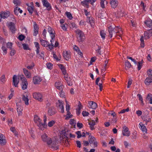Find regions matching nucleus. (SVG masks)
Here are the masks:
<instances>
[{"mask_svg":"<svg viewBox=\"0 0 152 152\" xmlns=\"http://www.w3.org/2000/svg\"><path fill=\"white\" fill-rule=\"evenodd\" d=\"M125 66L126 68H129L131 67V65L130 63L128 61H126L125 63Z\"/></svg>","mask_w":152,"mask_h":152,"instance_id":"47","label":"nucleus"},{"mask_svg":"<svg viewBox=\"0 0 152 152\" xmlns=\"http://www.w3.org/2000/svg\"><path fill=\"white\" fill-rule=\"evenodd\" d=\"M89 107L93 109H95L97 107L96 103L93 102H88Z\"/></svg>","mask_w":152,"mask_h":152,"instance_id":"26","label":"nucleus"},{"mask_svg":"<svg viewBox=\"0 0 152 152\" xmlns=\"http://www.w3.org/2000/svg\"><path fill=\"white\" fill-rule=\"evenodd\" d=\"M71 27L72 29L77 28V26L74 23H72L70 24Z\"/></svg>","mask_w":152,"mask_h":152,"instance_id":"57","label":"nucleus"},{"mask_svg":"<svg viewBox=\"0 0 152 152\" xmlns=\"http://www.w3.org/2000/svg\"><path fill=\"white\" fill-rule=\"evenodd\" d=\"M88 124L90 126V128L91 130L94 129V126L95 125V122L94 120H93L89 122Z\"/></svg>","mask_w":152,"mask_h":152,"instance_id":"33","label":"nucleus"},{"mask_svg":"<svg viewBox=\"0 0 152 152\" xmlns=\"http://www.w3.org/2000/svg\"><path fill=\"white\" fill-rule=\"evenodd\" d=\"M110 4L111 7L113 8H115L118 6V2L117 0H110Z\"/></svg>","mask_w":152,"mask_h":152,"instance_id":"20","label":"nucleus"},{"mask_svg":"<svg viewBox=\"0 0 152 152\" xmlns=\"http://www.w3.org/2000/svg\"><path fill=\"white\" fill-rule=\"evenodd\" d=\"M66 134L65 133V132L64 131H62L60 135V138H62L63 139L65 138H67Z\"/></svg>","mask_w":152,"mask_h":152,"instance_id":"36","label":"nucleus"},{"mask_svg":"<svg viewBox=\"0 0 152 152\" xmlns=\"http://www.w3.org/2000/svg\"><path fill=\"white\" fill-rule=\"evenodd\" d=\"M10 130L16 136L18 134L17 132L16 131L15 128L14 127H11L10 128Z\"/></svg>","mask_w":152,"mask_h":152,"instance_id":"46","label":"nucleus"},{"mask_svg":"<svg viewBox=\"0 0 152 152\" xmlns=\"http://www.w3.org/2000/svg\"><path fill=\"white\" fill-rule=\"evenodd\" d=\"M10 50H11L10 53V54L12 56H13L16 53V51L14 49L12 48Z\"/></svg>","mask_w":152,"mask_h":152,"instance_id":"58","label":"nucleus"},{"mask_svg":"<svg viewBox=\"0 0 152 152\" xmlns=\"http://www.w3.org/2000/svg\"><path fill=\"white\" fill-rule=\"evenodd\" d=\"M106 2V4H107L108 3V2L106 1L105 0H100V5L101 7L104 9L105 8V4H104V2Z\"/></svg>","mask_w":152,"mask_h":152,"instance_id":"34","label":"nucleus"},{"mask_svg":"<svg viewBox=\"0 0 152 152\" xmlns=\"http://www.w3.org/2000/svg\"><path fill=\"white\" fill-rule=\"evenodd\" d=\"M9 15L8 12H1L0 14V16L1 18L5 19L7 18Z\"/></svg>","mask_w":152,"mask_h":152,"instance_id":"27","label":"nucleus"},{"mask_svg":"<svg viewBox=\"0 0 152 152\" xmlns=\"http://www.w3.org/2000/svg\"><path fill=\"white\" fill-rule=\"evenodd\" d=\"M34 31L33 35L36 36L38 33L39 28L36 23L34 22L33 23Z\"/></svg>","mask_w":152,"mask_h":152,"instance_id":"18","label":"nucleus"},{"mask_svg":"<svg viewBox=\"0 0 152 152\" xmlns=\"http://www.w3.org/2000/svg\"><path fill=\"white\" fill-rule=\"evenodd\" d=\"M34 43L36 48L35 51L36 52L37 56L39 58H44V52L42 51L39 53L40 45L39 43L37 42H35Z\"/></svg>","mask_w":152,"mask_h":152,"instance_id":"5","label":"nucleus"},{"mask_svg":"<svg viewBox=\"0 0 152 152\" xmlns=\"http://www.w3.org/2000/svg\"><path fill=\"white\" fill-rule=\"evenodd\" d=\"M18 115H21L22 114V111L23 110V107L18 104V103H16Z\"/></svg>","mask_w":152,"mask_h":152,"instance_id":"23","label":"nucleus"},{"mask_svg":"<svg viewBox=\"0 0 152 152\" xmlns=\"http://www.w3.org/2000/svg\"><path fill=\"white\" fill-rule=\"evenodd\" d=\"M63 56L66 60H68L71 57L70 52L66 51H64L63 53Z\"/></svg>","mask_w":152,"mask_h":152,"instance_id":"19","label":"nucleus"},{"mask_svg":"<svg viewBox=\"0 0 152 152\" xmlns=\"http://www.w3.org/2000/svg\"><path fill=\"white\" fill-rule=\"evenodd\" d=\"M42 141L46 142L49 147H50L54 150H57L58 149L59 147L57 145V142L56 140H52L50 137H48L47 134H44L41 136Z\"/></svg>","mask_w":152,"mask_h":152,"instance_id":"1","label":"nucleus"},{"mask_svg":"<svg viewBox=\"0 0 152 152\" xmlns=\"http://www.w3.org/2000/svg\"><path fill=\"white\" fill-rule=\"evenodd\" d=\"M56 113L55 109L53 107H50L48 111V114L50 115H54Z\"/></svg>","mask_w":152,"mask_h":152,"instance_id":"28","label":"nucleus"},{"mask_svg":"<svg viewBox=\"0 0 152 152\" xmlns=\"http://www.w3.org/2000/svg\"><path fill=\"white\" fill-rule=\"evenodd\" d=\"M0 80L1 82L2 83H4L5 82V78L4 75H3L1 76L0 78Z\"/></svg>","mask_w":152,"mask_h":152,"instance_id":"59","label":"nucleus"},{"mask_svg":"<svg viewBox=\"0 0 152 152\" xmlns=\"http://www.w3.org/2000/svg\"><path fill=\"white\" fill-rule=\"evenodd\" d=\"M23 48L25 50H29L30 48L28 44L23 43L22 44Z\"/></svg>","mask_w":152,"mask_h":152,"instance_id":"50","label":"nucleus"},{"mask_svg":"<svg viewBox=\"0 0 152 152\" xmlns=\"http://www.w3.org/2000/svg\"><path fill=\"white\" fill-rule=\"evenodd\" d=\"M142 120L147 123L151 121V118L149 117H147L146 116H144L142 118Z\"/></svg>","mask_w":152,"mask_h":152,"instance_id":"35","label":"nucleus"},{"mask_svg":"<svg viewBox=\"0 0 152 152\" xmlns=\"http://www.w3.org/2000/svg\"><path fill=\"white\" fill-rule=\"evenodd\" d=\"M144 23L148 27L150 28L152 27V20L150 19H147L145 20Z\"/></svg>","mask_w":152,"mask_h":152,"instance_id":"25","label":"nucleus"},{"mask_svg":"<svg viewBox=\"0 0 152 152\" xmlns=\"http://www.w3.org/2000/svg\"><path fill=\"white\" fill-rule=\"evenodd\" d=\"M56 106L60 110V111L63 113L64 111V108L63 101L61 100H58L56 102Z\"/></svg>","mask_w":152,"mask_h":152,"instance_id":"8","label":"nucleus"},{"mask_svg":"<svg viewBox=\"0 0 152 152\" xmlns=\"http://www.w3.org/2000/svg\"><path fill=\"white\" fill-rule=\"evenodd\" d=\"M59 67L61 69L63 74L64 76L68 75L67 73L66 70L65 66L62 64H59L58 65Z\"/></svg>","mask_w":152,"mask_h":152,"instance_id":"16","label":"nucleus"},{"mask_svg":"<svg viewBox=\"0 0 152 152\" xmlns=\"http://www.w3.org/2000/svg\"><path fill=\"white\" fill-rule=\"evenodd\" d=\"M27 9L30 14L32 15L34 10L33 6H28Z\"/></svg>","mask_w":152,"mask_h":152,"instance_id":"37","label":"nucleus"},{"mask_svg":"<svg viewBox=\"0 0 152 152\" xmlns=\"http://www.w3.org/2000/svg\"><path fill=\"white\" fill-rule=\"evenodd\" d=\"M62 84L61 81H58L56 82L55 83V86L57 88V87H58L60 85H61Z\"/></svg>","mask_w":152,"mask_h":152,"instance_id":"63","label":"nucleus"},{"mask_svg":"<svg viewBox=\"0 0 152 152\" xmlns=\"http://www.w3.org/2000/svg\"><path fill=\"white\" fill-rule=\"evenodd\" d=\"M39 40L41 45L44 47H47L49 44V42L45 40H44L41 39H39Z\"/></svg>","mask_w":152,"mask_h":152,"instance_id":"30","label":"nucleus"},{"mask_svg":"<svg viewBox=\"0 0 152 152\" xmlns=\"http://www.w3.org/2000/svg\"><path fill=\"white\" fill-rule=\"evenodd\" d=\"M20 79L22 81L21 84L22 89L23 90H25L27 88L28 83L27 80L23 75H20L19 77Z\"/></svg>","mask_w":152,"mask_h":152,"instance_id":"6","label":"nucleus"},{"mask_svg":"<svg viewBox=\"0 0 152 152\" xmlns=\"http://www.w3.org/2000/svg\"><path fill=\"white\" fill-rule=\"evenodd\" d=\"M33 97L40 102L43 100V96L42 94L39 92H34L33 94Z\"/></svg>","mask_w":152,"mask_h":152,"instance_id":"7","label":"nucleus"},{"mask_svg":"<svg viewBox=\"0 0 152 152\" xmlns=\"http://www.w3.org/2000/svg\"><path fill=\"white\" fill-rule=\"evenodd\" d=\"M108 31L109 33V36L112 38L114 36L115 37L118 36L121 37L123 34V31L120 26L114 27L112 26H110L108 27Z\"/></svg>","mask_w":152,"mask_h":152,"instance_id":"2","label":"nucleus"},{"mask_svg":"<svg viewBox=\"0 0 152 152\" xmlns=\"http://www.w3.org/2000/svg\"><path fill=\"white\" fill-rule=\"evenodd\" d=\"M2 49L3 50V54L6 55L7 53V48L5 46H3L2 47Z\"/></svg>","mask_w":152,"mask_h":152,"instance_id":"51","label":"nucleus"},{"mask_svg":"<svg viewBox=\"0 0 152 152\" xmlns=\"http://www.w3.org/2000/svg\"><path fill=\"white\" fill-rule=\"evenodd\" d=\"M129 110V108H127L126 109H124L122 110L120 112H119L118 113L119 114L123 113H125L126 112H128Z\"/></svg>","mask_w":152,"mask_h":152,"instance_id":"56","label":"nucleus"},{"mask_svg":"<svg viewBox=\"0 0 152 152\" xmlns=\"http://www.w3.org/2000/svg\"><path fill=\"white\" fill-rule=\"evenodd\" d=\"M53 29L51 28L50 27H48V31L50 35V36L53 35H54L53 33Z\"/></svg>","mask_w":152,"mask_h":152,"instance_id":"44","label":"nucleus"},{"mask_svg":"<svg viewBox=\"0 0 152 152\" xmlns=\"http://www.w3.org/2000/svg\"><path fill=\"white\" fill-rule=\"evenodd\" d=\"M7 26L12 33L13 34L15 33L16 29L15 28V24L12 22H10L8 23Z\"/></svg>","mask_w":152,"mask_h":152,"instance_id":"9","label":"nucleus"},{"mask_svg":"<svg viewBox=\"0 0 152 152\" xmlns=\"http://www.w3.org/2000/svg\"><path fill=\"white\" fill-rule=\"evenodd\" d=\"M47 66L48 69H51L52 68L53 65L51 63H47Z\"/></svg>","mask_w":152,"mask_h":152,"instance_id":"61","label":"nucleus"},{"mask_svg":"<svg viewBox=\"0 0 152 152\" xmlns=\"http://www.w3.org/2000/svg\"><path fill=\"white\" fill-rule=\"evenodd\" d=\"M72 115L71 114L69 111L67 112V114L65 118L66 120H68L70 118H72Z\"/></svg>","mask_w":152,"mask_h":152,"instance_id":"40","label":"nucleus"},{"mask_svg":"<svg viewBox=\"0 0 152 152\" xmlns=\"http://www.w3.org/2000/svg\"><path fill=\"white\" fill-rule=\"evenodd\" d=\"M14 12L15 14L18 16L19 13L21 14L23 12V11L18 6H15L14 8Z\"/></svg>","mask_w":152,"mask_h":152,"instance_id":"22","label":"nucleus"},{"mask_svg":"<svg viewBox=\"0 0 152 152\" xmlns=\"http://www.w3.org/2000/svg\"><path fill=\"white\" fill-rule=\"evenodd\" d=\"M90 137L89 142L90 144L93 143V142L95 141L96 139L93 137L90 136Z\"/></svg>","mask_w":152,"mask_h":152,"instance_id":"48","label":"nucleus"},{"mask_svg":"<svg viewBox=\"0 0 152 152\" xmlns=\"http://www.w3.org/2000/svg\"><path fill=\"white\" fill-rule=\"evenodd\" d=\"M13 2L16 6L20 5L21 3L19 0H13Z\"/></svg>","mask_w":152,"mask_h":152,"instance_id":"42","label":"nucleus"},{"mask_svg":"<svg viewBox=\"0 0 152 152\" xmlns=\"http://www.w3.org/2000/svg\"><path fill=\"white\" fill-rule=\"evenodd\" d=\"M6 140L5 136L0 134V145L2 146L5 145L6 143Z\"/></svg>","mask_w":152,"mask_h":152,"instance_id":"12","label":"nucleus"},{"mask_svg":"<svg viewBox=\"0 0 152 152\" xmlns=\"http://www.w3.org/2000/svg\"><path fill=\"white\" fill-rule=\"evenodd\" d=\"M86 22L89 23L91 26H93L94 25V22L93 20L92 17H88L87 19Z\"/></svg>","mask_w":152,"mask_h":152,"instance_id":"29","label":"nucleus"},{"mask_svg":"<svg viewBox=\"0 0 152 152\" xmlns=\"http://www.w3.org/2000/svg\"><path fill=\"white\" fill-rule=\"evenodd\" d=\"M76 34L77 40L80 43H82L85 39V36L84 33L79 29H77L75 31Z\"/></svg>","mask_w":152,"mask_h":152,"instance_id":"3","label":"nucleus"},{"mask_svg":"<svg viewBox=\"0 0 152 152\" xmlns=\"http://www.w3.org/2000/svg\"><path fill=\"white\" fill-rule=\"evenodd\" d=\"M65 80L66 81L68 85L70 86L72 85V79L70 77H68V75L64 76Z\"/></svg>","mask_w":152,"mask_h":152,"instance_id":"21","label":"nucleus"},{"mask_svg":"<svg viewBox=\"0 0 152 152\" xmlns=\"http://www.w3.org/2000/svg\"><path fill=\"white\" fill-rule=\"evenodd\" d=\"M100 35L101 36V37L103 39H104L105 38V36L106 35V34L104 30H101L100 31Z\"/></svg>","mask_w":152,"mask_h":152,"instance_id":"38","label":"nucleus"},{"mask_svg":"<svg viewBox=\"0 0 152 152\" xmlns=\"http://www.w3.org/2000/svg\"><path fill=\"white\" fill-rule=\"evenodd\" d=\"M68 138H66L63 139V143H64L65 146H67L69 145V141L68 140Z\"/></svg>","mask_w":152,"mask_h":152,"instance_id":"45","label":"nucleus"},{"mask_svg":"<svg viewBox=\"0 0 152 152\" xmlns=\"http://www.w3.org/2000/svg\"><path fill=\"white\" fill-rule=\"evenodd\" d=\"M152 36V29L148 30L147 31L145 32L144 37L145 39H148Z\"/></svg>","mask_w":152,"mask_h":152,"instance_id":"14","label":"nucleus"},{"mask_svg":"<svg viewBox=\"0 0 152 152\" xmlns=\"http://www.w3.org/2000/svg\"><path fill=\"white\" fill-rule=\"evenodd\" d=\"M42 80V79L40 77L37 76L33 77V82L34 84H38Z\"/></svg>","mask_w":152,"mask_h":152,"instance_id":"15","label":"nucleus"},{"mask_svg":"<svg viewBox=\"0 0 152 152\" xmlns=\"http://www.w3.org/2000/svg\"><path fill=\"white\" fill-rule=\"evenodd\" d=\"M140 6L141 7H142L143 10H145V6L144 5V3L143 2V1H142L141 2V4L140 5Z\"/></svg>","mask_w":152,"mask_h":152,"instance_id":"62","label":"nucleus"},{"mask_svg":"<svg viewBox=\"0 0 152 152\" xmlns=\"http://www.w3.org/2000/svg\"><path fill=\"white\" fill-rule=\"evenodd\" d=\"M122 134L124 136L127 137L129 136L130 135V133L129 130V129L125 126L123 127Z\"/></svg>","mask_w":152,"mask_h":152,"instance_id":"11","label":"nucleus"},{"mask_svg":"<svg viewBox=\"0 0 152 152\" xmlns=\"http://www.w3.org/2000/svg\"><path fill=\"white\" fill-rule=\"evenodd\" d=\"M144 83L146 85H149L152 83V79L149 77H147L145 80Z\"/></svg>","mask_w":152,"mask_h":152,"instance_id":"32","label":"nucleus"},{"mask_svg":"<svg viewBox=\"0 0 152 152\" xmlns=\"http://www.w3.org/2000/svg\"><path fill=\"white\" fill-rule=\"evenodd\" d=\"M51 39L50 40V42H51V44L54 45L53 43L55 41V35H51Z\"/></svg>","mask_w":152,"mask_h":152,"instance_id":"52","label":"nucleus"},{"mask_svg":"<svg viewBox=\"0 0 152 152\" xmlns=\"http://www.w3.org/2000/svg\"><path fill=\"white\" fill-rule=\"evenodd\" d=\"M7 46L8 48H9L10 49H12V44L11 42H8L7 44Z\"/></svg>","mask_w":152,"mask_h":152,"instance_id":"55","label":"nucleus"},{"mask_svg":"<svg viewBox=\"0 0 152 152\" xmlns=\"http://www.w3.org/2000/svg\"><path fill=\"white\" fill-rule=\"evenodd\" d=\"M140 40L141 41V46L143 48L144 47L145 44L144 42V37L143 36L141 37Z\"/></svg>","mask_w":152,"mask_h":152,"instance_id":"49","label":"nucleus"},{"mask_svg":"<svg viewBox=\"0 0 152 152\" xmlns=\"http://www.w3.org/2000/svg\"><path fill=\"white\" fill-rule=\"evenodd\" d=\"M65 14L67 18H69L70 20H71L72 18L73 17L70 12H67L65 13Z\"/></svg>","mask_w":152,"mask_h":152,"instance_id":"43","label":"nucleus"},{"mask_svg":"<svg viewBox=\"0 0 152 152\" xmlns=\"http://www.w3.org/2000/svg\"><path fill=\"white\" fill-rule=\"evenodd\" d=\"M42 2L44 7L47 8L48 10L49 11L51 9V5L47 0H42Z\"/></svg>","mask_w":152,"mask_h":152,"instance_id":"10","label":"nucleus"},{"mask_svg":"<svg viewBox=\"0 0 152 152\" xmlns=\"http://www.w3.org/2000/svg\"><path fill=\"white\" fill-rule=\"evenodd\" d=\"M34 121L41 130H43L46 127V126L45 124H41L42 120L37 115H34Z\"/></svg>","mask_w":152,"mask_h":152,"instance_id":"4","label":"nucleus"},{"mask_svg":"<svg viewBox=\"0 0 152 152\" xmlns=\"http://www.w3.org/2000/svg\"><path fill=\"white\" fill-rule=\"evenodd\" d=\"M28 96L27 94L23 95L22 96V100L24 102L25 104L26 105H28L29 104L28 99Z\"/></svg>","mask_w":152,"mask_h":152,"instance_id":"24","label":"nucleus"},{"mask_svg":"<svg viewBox=\"0 0 152 152\" xmlns=\"http://www.w3.org/2000/svg\"><path fill=\"white\" fill-rule=\"evenodd\" d=\"M19 81V77H17V76L15 75H14L13 77V85L15 87H18Z\"/></svg>","mask_w":152,"mask_h":152,"instance_id":"13","label":"nucleus"},{"mask_svg":"<svg viewBox=\"0 0 152 152\" xmlns=\"http://www.w3.org/2000/svg\"><path fill=\"white\" fill-rule=\"evenodd\" d=\"M147 73L149 76L152 77V70L150 69L148 70L147 72Z\"/></svg>","mask_w":152,"mask_h":152,"instance_id":"60","label":"nucleus"},{"mask_svg":"<svg viewBox=\"0 0 152 152\" xmlns=\"http://www.w3.org/2000/svg\"><path fill=\"white\" fill-rule=\"evenodd\" d=\"M74 49L77 52H78V53L79 54V55L80 56H82L83 54L80 51L79 48L76 45H75L74 47Z\"/></svg>","mask_w":152,"mask_h":152,"instance_id":"39","label":"nucleus"},{"mask_svg":"<svg viewBox=\"0 0 152 152\" xmlns=\"http://www.w3.org/2000/svg\"><path fill=\"white\" fill-rule=\"evenodd\" d=\"M98 48L96 50V52L98 53L99 55L101 54V50L102 47L101 46L97 45Z\"/></svg>","mask_w":152,"mask_h":152,"instance_id":"53","label":"nucleus"},{"mask_svg":"<svg viewBox=\"0 0 152 152\" xmlns=\"http://www.w3.org/2000/svg\"><path fill=\"white\" fill-rule=\"evenodd\" d=\"M23 71L24 75L27 78H31V72L25 68L23 69Z\"/></svg>","mask_w":152,"mask_h":152,"instance_id":"17","label":"nucleus"},{"mask_svg":"<svg viewBox=\"0 0 152 152\" xmlns=\"http://www.w3.org/2000/svg\"><path fill=\"white\" fill-rule=\"evenodd\" d=\"M55 123L54 121L52 120L50 121L48 124V126L49 127H52Z\"/></svg>","mask_w":152,"mask_h":152,"instance_id":"54","label":"nucleus"},{"mask_svg":"<svg viewBox=\"0 0 152 152\" xmlns=\"http://www.w3.org/2000/svg\"><path fill=\"white\" fill-rule=\"evenodd\" d=\"M76 134L77 135V137L80 138L82 136V135L81 134V132L80 131H77L76 132Z\"/></svg>","mask_w":152,"mask_h":152,"instance_id":"64","label":"nucleus"},{"mask_svg":"<svg viewBox=\"0 0 152 152\" xmlns=\"http://www.w3.org/2000/svg\"><path fill=\"white\" fill-rule=\"evenodd\" d=\"M139 125L140 126L139 128H140L141 129L142 132H145V133H146L147 132L146 127L145 126L144 124H143L142 123L140 122L139 124Z\"/></svg>","mask_w":152,"mask_h":152,"instance_id":"31","label":"nucleus"},{"mask_svg":"<svg viewBox=\"0 0 152 152\" xmlns=\"http://www.w3.org/2000/svg\"><path fill=\"white\" fill-rule=\"evenodd\" d=\"M143 61V60H142L141 61H139L138 63L137 68L138 70H140L142 68Z\"/></svg>","mask_w":152,"mask_h":152,"instance_id":"41","label":"nucleus"}]
</instances>
